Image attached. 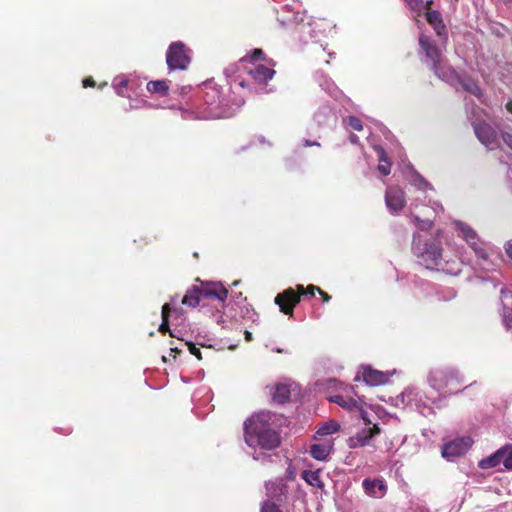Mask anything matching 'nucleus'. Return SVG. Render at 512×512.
<instances>
[{"mask_svg":"<svg viewBox=\"0 0 512 512\" xmlns=\"http://www.w3.org/2000/svg\"><path fill=\"white\" fill-rule=\"evenodd\" d=\"M274 415L269 411L253 414L244 422V438L248 446L274 450L281 444V435L274 426Z\"/></svg>","mask_w":512,"mask_h":512,"instance_id":"1","label":"nucleus"},{"mask_svg":"<svg viewBox=\"0 0 512 512\" xmlns=\"http://www.w3.org/2000/svg\"><path fill=\"white\" fill-rule=\"evenodd\" d=\"M412 251L419 263L427 269H435L442 262L443 249L441 242L434 239L423 240L420 235L414 234Z\"/></svg>","mask_w":512,"mask_h":512,"instance_id":"2","label":"nucleus"},{"mask_svg":"<svg viewBox=\"0 0 512 512\" xmlns=\"http://www.w3.org/2000/svg\"><path fill=\"white\" fill-rule=\"evenodd\" d=\"M419 45L425 53L426 58L430 61V68L439 78H447L454 71L450 66L443 63V55L436 43L427 35L419 36Z\"/></svg>","mask_w":512,"mask_h":512,"instance_id":"3","label":"nucleus"},{"mask_svg":"<svg viewBox=\"0 0 512 512\" xmlns=\"http://www.w3.org/2000/svg\"><path fill=\"white\" fill-rule=\"evenodd\" d=\"M429 382L434 389L459 391L462 380L458 371L452 368H436L429 374Z\"/></svg>","mask_w":512,"mask_h":512,"instance_id":"4","label":"nucleus"},{"mask_svg":"<svg viewBox=\"0 0 512 512\" xmlns=\"http://www.w3.org/2000/svg\"><path fill=\"white\" fill-rule=\"evenodd\" d=\"M189 50L182 42H173L170 44L166 53V63L170 70H185L191 59Z\"/></svg>","mask_w":512,"mask_h":512,"instance_id":"5","label":"nucleus"},{"mask_svg":"<svg viewBox=\"0 0 512 512\" xmlns=\"http://www.w3.org/2000/svg\"><path fill=\"white\" fill-rule=\"evenodd\" d=\"M203 298L215 299L224 303L228 297V289L221 283L216 281H203L199 278L196 279Z\"/></svg>","mask_w":512,"mask_h":512,"instance_id":"6","label":"nucleus"},{"mask_svg":"<svg viewBox=\"0 0 512 512\" xmlns=\"http://www.w3.org/2000/svg\"><path fill=\"white\" fill-rule=\"evenodd\" d=\"M274 302L279 306L283 314L292 316L294 308L300 302V294L297 293L296 289L289 287L281 293H278Z\"/></svg>","mask_w":512,"mask_h":512,"instance_id":"7","label":"nucleus"},{"mask_svg":"<svg viewBox=\"0 0 512 512\" xmlns=\"http://www.w3.org/2000/svg\"><path fill=\"white\" fill-rule=\"evenodd\" d=\"M470 437H460L445 443L442 447V456L448 460L464 455L472 446Z\"/></svg>","mask_w":512,"mask_h":512,"instance_id":"8","label":"nucleus"},{"mask_svg":"<svg viewBox=\"0 0 512 512\" xmlns=\"http://www.w3.org/2000/svg\"><path fill=\"white\" fill-rule=\"evenodd\" d=\"M473 129L478 140L486 147L493 149L498 143L496 130L485 121L473 123Z\"/></svg>","mask_w":512,"mask_h":512,"instance_id":"9","label":"nucleus"},{"mask_svg":"<svg viewBox=\"0 0 512 512\" xmlns=\"http://www.w3.org/2000/svg\"><path fill=\"white\" fill-rule=\"evenodd\" d=\"M362 487H363L364 492L368 496H370L372 498H376V499L383 498L386 495L387 490H388L385 481L381 478H375V479L366 478L362 482Z\"/></svg>","mask_w":512,"mask_h":512,"instance_id":"10","label":"nucleus"},{"mask_svg":"<svg viewBox=\"0 0 512 512\" xmlns=\"http://www.w3.org/2000/svg\"><path fill=\"white\" fill-rule=\"evenodd\" d=\"M381 429L377 424L368 427L358 432L355 436L349 438V447L357 448L366 446L369 441L375 436L380 434Z\"/></svg>","mask_w":512,"mask_h":512,"instance_id":"11","label":"nucleus"},{"mask_svg":"<svg viewBox=\"0 0 512 512\" xmlns=\"http://www.w3.org/2000/svg\"><path fill=\"white\" fill-rule=\"evenodd\" d=\"M385 201L387 207L395 212L402 210L406 204L404 192L395 187L386 191Z\"/></svg>","mask_w":512,"mask_h":512,"instance_id":"12","label":"nucleus"},{"mask_svg":"<svg viewBox=\"0 0 512 512\" xmlns=\"http://www.w3.org/2000/svg\"><path fill=\"white\" fill-rule=\"evenodd\" d=\"M328 400L332 403H335L342 407L343 409L347 411H356V410H362V404H365L363 399L361 397H358L357 399L352 397H344L342 395H333L328 397Z\"/></svg>","mask_w":512,"mask_h":512,"instance_id":"13","label":"nucleus"},{"mask_svg":"<svg viewBox=\"0 0 512 512\" xmlns=\"http://www.w3.org/2000/svg\"><path fill=\"white\" fill-rule=\"evenodd\" d=\"M426 21L434 29L436 35L440 38H447V28L443 22L439 11H430L424 13Z\"/></svg>","mask_w":512,"mask_h":512,"instance_id":"14","label":"nucleus"},{"mask_svg":"<svg viewBox=\"0 0 512 512\" xmlns=\"http://www.w3.org/2000/svg\"><path fill=\"white\" fill-rule=\"evenodd\" d=\"M502 317L505 326L512 329V292L501 289Z\"/></svg>","mask_w":512,"mask_h":512,"instance_id":"15","label":"nucleus"},{"mask_svg":"<svg viewBox=\"0 0 512 512\" xmlns=\"http://www.w3.org/2000/svg\"><path fill=\"white\" fill-rule=\"evenodd\" d=\"M252 78L259 84H266L275 75V70L270 69L262 64L256 65L249 71Z\"/></svg>","mask_w":512,"mask_h":512,"instance_id":"16","label":"nucleus"},{"mask_svg":"<svg viewBox=\"0 0 512 512\" xmlns=\"http://www.w3.org/2000/svg\"><path fill=\"white\" fill-rule=\"evenodd\" d=\"M362 376L364 382L371 386H378L386 383L387 381V376L385 373L372 369L370 367H367L363 370Z\"/></svg>","mask_w":512,"mask_h":512,"instance_id":"17","label":"nucleus"},{"mask_svg":"<svg viewBox=\"0 0 512 512\" xmlns=\"http://www.w3.org/2000/svg\"><path fill=\"white\" fill-rule=\"evenodd\" d=\"M267 494L270 498L281 502L287 494V485L281 481L269 482L266 485Z\"/></svg>","mask_w":512,"mask_h":512,"instance_id":"18","label":"nucleus"},{"mask_svg":"<svg viewBox=\"0 0 512 512\" xmlns=\"http://www.w3.org/2000/svg\"><path fill=\"white\" fill-rule=\"evenodd\" d=\"M269 389L270 394L272 396V400L275 403L284 404L290 398V388L286 384L279 383L274 386H271Z\"/></svg>","mask_w":512,"mask_h":512,"instance_id":"19","label":"nucleus"},{"mask_svg":"<svg viewBox=\"0 0 512 512\" xmlns=\"http://www.w3.org/2000/svg\"><path fill=\"white\" fill-rule=\"evenodd\" d=\"M201 298L203 296L199 285H193L186 291L182 298V304L194 308L200 304Z\"/></svg>","mask_w":512,"mask_h":512,"instance_id":"20","label":"nucleus"},{"mask_svg":"<svg viewBox=\"0 0 512 512\" xmlns=\"http://www.w3.org/2000/svg\"><path fill=\"white\" fill-rule=\"evenodd\" d=\"M321 469L317 470H304L301 473L302 479L310 486L317 487L323 490L325 485L320 477Z\"/></svg>","mask_w":512,"mask_h":512,"instance_id":"21","label":"nucleus"},{"mask_svg":"<svg viewBox=\"0 0 512 512\" xmlns=\"http://www.w3.org/2000/svg\"><path fill=\"white\" fill-rule=\"evenodd\" d=\"M169 83L170 81L166 80L149 81L146 88L150 93L164 97L169 93Z\"/></svg>","mask_w":512,"mask_h":512,"instance_id":"22","label":"nucleus"},{"mask_svg":"<svg viewBox=\"0 0 512 512\" xmlns=\"http://www.w3.org/2000/svg\"><path fill=\"white\" fill-rule=\"evenodd\" d=\"M376 151L379 160L378 170L382 175L387 176L391 172V162L389 161L388 155L384 148L380 146L376 147Z\"/></svg>","mask_w":512,"mask_h":512,"instance_id":"23","label":"nucleus"},{"mask_svg":"<svg viewBox=\"0 0 512 512\" xmlns=\"http://www.w3.org/2000/svg\"><path fill=\"white\" fill-rule=\"evenodd\" d=\"M331 451V446L327 444H312L310 446L311 456L319 461H325Z\"/></svg>","mask_w":512,"mask_h":512,"instance_id":"24","label":"nucleus"},{"mask_svg":"<svg viewBox=\"0 0 512 512\" xmlns=\"http://www.w3.org/2000/svg\"><path fill=\"white\" fill-rule=\"evenodd\" d=\"M502 451H500V448L494 452L492 455L482 459L479 462V467L481 469H491L496 466H498L500 463H502Z\"/></svg>","mask_w":512,"mask_h":512,"instance_id":"25","label":"nucleus"},{"mask_svg":"<svg viewBox=\"0 0 512 512\" xmlns=\"http://www.w3.org/2000/svg\"><path fill=\"white\" fill-rule=\"evenodd\" d=\"M456 227L457 229L460 231L461 233V237L468 243L470 241H473L478 237L476 231L470 227L468 224L466 223H463V222H457L456 223Z\"/></svg>","mask_w":512,"mask_h":512,"instance_id":"26","label":"nucleus"},{"mask_svg":"<svg viewBox=\"0 0 512 512\" xmlns=\"http://www.w3.org/2000/svg\"><path fill=\"white\" fill-rule=\"evenodd\" d=\"M471 249L475 252V255L478 259L487 261L488 260V253L485 249L484 243L479 239H475L473 241H470L467 243Z\"/></svg>","mask_w":512,"mask_h":512,"instance_id":"27","label":"nucleus"},{"mask_svg":"<svg viewBox=\"0 0 512 512\" xmlns=\"http://www.w3.org/2000/svg\"><path fill=\"white\" fill-rule=\"evenodd\" d=\"M170 312H171L170 305L168 303H165L162 306V323L160 324L159 332L161 334H166L167 332H169L170 335L173 336L171 331H170V328H169Z\"/></svg>","mask_w":512,"mask_h":512,"instance_id":"28","label":"nucleus"},{"mask_svg":"<svg viewBox=\"0 0 512 512\" xmlns=\"http://www.w3.org/2000/svg\"><path fill=\"white\" fill-rule=\"evenodd\" d=\"M502 451V463L507 470H512V444H506L500 448Z\"/></svg>","mask_w":512,"mask_h":512,"instance_id":"29","label":"nucleus"},{"mask_svg":"<svg viewBox=\"0 0 512 512\" xmlns=\"http://www.w3.org/2000/svg\"><path fill=\"white\" fill-rule=\"evenodd\" d=\"M404 2L417 17H420L423 14V0H404Z\"/></svg>","mask_w":512,"mask_h":512,"instance_id":"30","label":"nucleus"},{"mask_svg":"<svg viewBox=\"0 0 512 512\" xmlns=\"http://www.w3.org/2000/svg\"><path fill=\"white\" fill-rule=\"evenodd\" d=\"M242 62L246 61H267L266 55L262 49H254L250 55H246L241 59Z\"/></svg>","mask_w":512,"mask_h":512,"instance_id":"31","label":"nucleus"},{"mask_svg":"<svg viewBox=\"0 0 512 512\" xmlns=\"http://www.w3.org/2000/svg\"><path fill=\"white\" fill-rule=\"evenodd\" d=\"M295 289H296L297 293L300 294V297L304 296V295H309L311 297H314L316 292L319 291V287H317L313 284L308 285L306 288L303 285L299 284L296 286Z\"/></svg>","mask_w":512,"mask_h":512,"instance_id":"32","label":"nucleus"},{"mask_svg":"<svg viewBox=\"0 0 512 512\" xmlns=\"http://www.w3.org/2000/svg\"><path fill=\"white\" fill-rule=\"evenodd\" d=\"M339 429V425L336 422H330L322 426L317 433L319 435H329L337 432Z\"/></svg>","mask_w":512,"mask_h":512,"instance_id":"33","label":"nucleus"},{"mask_svg":"<svg viewBox=\"0 0 512 512\" xmlns=\"http://www.w3.org/2000/svg\"><path fill=\"white\" fill-rule=\"evenodd\" d=\"M415 225L423 231L431 229L433 222L429 219H421L419 216H413Z\"/></svg>","mask_w":512,"mask_h":512,"instance_id":"34","label":"nucleus"},{"mask_svg":"<svg viewBox=\"0 0 512 512\" xmlns=\"http://www.w3.org/2000/svg\"><path fill=\"white\" fill-rule=\"evenodd\" d=\"M347 124L350 128H352L353 130L355 131H362L363 130V125H362V121L355 117V116H348L347 117Z\"/></svg>","mask_w":512,"mask_h":512,"instance_id":"35","label":"nucleus"},{"mask_svg":"<svg viewBox=\"0 0 512 512\" xmlns=\"http://www.w3.org/2000/svg\"><path fill=\"white\" fill-rule=\"evenodd\" d=\"M261 512H282L278 505L274 502L266 501L261 507Z\"/></svg>","mask_w":512,"mask_h":512,"instance_id":"36","label":"nucleus"},{"mask_svg":"<svg viewBox=\"0 0 512 512\" xmlns=\"http://www.w3.org/2000/svg\"><path fill=\"white\" fill-rule=\"evenodd\" d=\"M189 351L192 355H194L198 360H202V353L200 348L196 347L194 343H187Z\"/></svg>","mask_w":512,"mask_h":512,"instance_id":"37","label":"nucleus"},{"mask_svg":"<svg viewBox=\"0 0 512 512\" xmlns=\"http://www.w3.org/2000/svg\"><path fill=\"white\" fill-rule=\"evenodd\" d=\"M82 84H83L84 88H88V87L93 88V87L96 86V82L93 79V77H91V76H88V77L84 78Z\"/></svg>","mask_w":512,"mask_h":512,"instance_id":"38","label":"nucleus"},{"mask_svg":"<svg viewBox=\"0 0 512 512\" xmlns=\"http://www.w3.org/2000/svg\"><path fill=\"white\" fill-rule=\"evenodd\" d=\"M465 88H466V90H468L469 92H471L472 94L477 95V96H479L481 93V89L476 84H472L471 86L467 85Z\"/></svg>","mask_w":512,"mask_h":512,"instance_id":"39","label":"nucleus"},{"mask_svg":"<svg viewBox=\"0 0 512 512\" xmlns=\"http://www.w3.org/2000/svg\"><path fill=\"white\" fill-rule=\"evenodd\" d=\"M502 139L505 144L512 149V134L505 132L502 134Z\"/></svg>","mask_w":512,"mask_h":512,"instance_id":"40","label":"nucleus"},{"mask_svg":"<svg viewBox=\"0 0 512 512\" xmlns=\"http://www.w3.org/2000/svg\"><path fill=\"white\" fill-rule=\"evenodd\" d=\"M318 293L322 297L323 302H329L331 300V296L327 292L323 291L321 288H319Z\"/></svg>","mask_w":512,"mask_h":512,"instance_id":"41","label":"nucleus"},{"mask_svg":"<svg viewBox=\"0 0 512 512\" xmlns=\"http://www.w3.org/2000/svg\"><path fill=\"white\" fill-rule=\"evenodd\" d=\"M364 406V404H362V407ZM360 413H361V418L363 419V421L365 422L366 425H370L371 424V421L368 419L367 417V412L364 411V409L362 408V410H358Z\"/></svg>","mask_w":512,"mask_h":512,"instance_id":"42","label":"nucleus"},{"mask_svg":"<svg viewBox=\"0 0 512 512\" xmlns=\"http://www.w3.org/2000/svg\"><path fill=\"white\" fill-rule=\"evenodd\" d=\"M432 5H433V0H429L427 2L424 3V9H423V14L425 12H430V11H434L432 9Z\"/></svg>","mask_w":512,"mask_h":512,"instance_id":"43","label":"nucleus"},{"mask_svg":"<svg viewBox=\"0 0 512 512\" xmlns=\"http://www.w3.org/2000/svg\"><path fill=\"white\" fill-rule=\"evenodd\" d=\"M506 253H507L508 257L510 258V260H512V243L508 244V246L506 248Z\"/></svg>","mask_w":512,"mask_h":512,"instance_id":"44","label":"nucleus"},{"mask_svg":"<svg viewBox=\"0 0 512 512\" xmlns=\"http://www.w3.org/2000/svg\"><path fill=\"white\" fill-rule=\"evenodd\" d=\"M244 335H245V340L248 342L253 339L252 333L248 330H245Z\"/></svg>","mask_w":512,"mask_h":512,"instance_id":"45","label":"nucleus"},{"mask_svg":"<svg viewBox=\"0 0 512 512\" xmlns=\"http://www.w3.org/2000/svg\"><path fill=\"white\" fill-rule=\"evenodd\" d=\"M505 107H506L507 111H508V112H510V113L512 114V100L508 101V102L506 103V106H505Z\"/></svg>","mask_w":512,"mask_h":512,"instance_id":"46","label":"nucleus"},{"mask_svg":"<svg viewBox=\"0 0 512 512\" xmlns=\"http://www.w3.org/2000/svg\"><path fill=\"white\" fill-rule=\"evenodd\" d=\"M128 84V81L127 80H121L118 84L119 87H126Z\"/></svg>","mask_w":512,"mask_h":512,"instance_id":"47","label":"nucleus"},{"mask_svg":"<svg viewBox=\"0 0 512 512\" xmlns=\"http://www.w3.org/2000/svg\"><path fill=\"white\" fill-rule=\"evenodd\" d=\"M171 353L180 354L181 350H178L177 348H171Z\"/></svg>","mask_w":512,"mask_h":512,"instance_id":"48","label":"nucleus"},{"mask_svg":"<svg viewBox=\"0 0 512 512\" xmlns=\"http://www.w3.org/2000/svg\"><path fill=\"white\" fill-rule=\"evenodd\" d=\"M350 140H351V142L355 143L357 141V136L356 135H352L350 137Z\"/></svg>","mask_w":512,"mask_h":512,"instance_id":"49","label":"nucleus"},{"mask_svg":"<svg viewBox=\"0 0 512 512\" xmlns=\"http://www.w3.org/2000/svg\"><path fill=\"white\" fill-rule=\"evenodd\" d=\"M239 283H240V280H235V281L232 283V286H237Z\"/></svg>","mask_w":512,"mask_h":512,"instance_id":"50","label":"nucleus"},{"mask_svg":"<svg viewBox=\"0 0 512 512\" xmlns=\"http://www.w3.org/2000/svg\"><path fill=\"white\" fill-rule=\"evenodd\" d=\"M312 144H313V143H311V141H307V142H306V145H307V146H311ZM314 144H315V145H319V143H314Z\"/></svg>","mask_w":512,"mask_h":512,"instance_id":"51","label":"nucleus"},{"mask_svg":"<svg viewBox=\"0 0 512 512\" xmlns=\"http://www.w3.org/2000/svg\"><path fill=\"white\" fill-rule=\"evenodd\" d=\"M276 352H277V353H282V352H283V350H282V348H279V349H276Z\"/></svg>","mask_w":512,"mask_h":512,"instance_id":"52","label":"nucleus"},{"mask_svg":"<svg viewBox=\"0 0 512 512\" xmlns=\"http://www.w3.org/2000/svg\"><path fill=\"white\" fill-rule=\"evenodd\" d=\"M195 258H199V254L197 252L194 253Z\"/></svg>","mask_w":512,"mask_h":512,"instance_id":"53","label":"nucleus"},{"mask_svg":"<svg viewBox=\"0 0 512 512\" xmlns=\"http://www.w3.org/2000/svg\"><path fill=\"white\" fill-rule=\"evenodd\" d=\"M240 297H242V293L241 292L236 296V298H240Z\"/></svg>","mask_w":512,"mask_h":512,"instance_id":"54","label":"nucleus"},{"mask_svg":"<svg viewBox=\"0 0 512 512\" xmlns=\"http://www.w3.org/2000/svg\"><path fill=\"white\" fill-rule=\"evenodd\" d=\"M163 362L167 361V358L165 356L162 357Z\"/></svg>","mask_w":512,"mask_h":512,"instance_id":"55","label":"nucleus"},{"mask_svg":"<svg viewBox=\"0 0 512 512\" xmlns=\"http://www.w3.org/2000/svg\"><path fill=\"white\" fill-rule=\"evenodd\" d=\"M503 2L508 3V2H512V0H503Z\"/></svg>","mask_w":512,"mask_h":512,"instance_id":"56","label":"nucleus"},{"mask_svg":"<svg viewBox=\"0 0 512 512\" xmlns=\"http://www.w3.org/2000/svg\"><path fill=\"white\" fill-rule=\"evenodd\" d=\"M420 181H421V182H423V183H425V180H424V178H422V177H420Z\"/></svg>","mask_w":512,"mask_h":512,"instance_id":"57","label":"nucleus"}]
</instances>
